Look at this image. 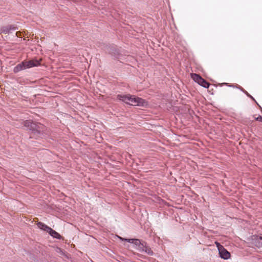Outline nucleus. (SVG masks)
Segmentation results:
<instances>
[{"label": "nucleus", "mask_w": 262, "mask_h": 262, "mask_svg": "<svg viewBox=\"0 0 262 262\" xmlns=\"http://www.w3.org/2000/svg\"><path fill=\"white\" fill-rule=\"evenodd\" d=\"M249 98H250L251 99H252L253 101H254L260 107V108L262 112V108L258 104V103L256 102L255 99L250 95L249 94L247 91L245 92V93Z\"/></svg>", "instance_id": "nucleus-14"}, {"label": "nucleus", "mask_w": 262, "mask_h": 262, "mask_svg": "<svg viewBox=\"0 0 262 262\" xmlns=\"http://www.w3.org/2000/svg\"><path fill=\"white\" fill-rule=\"evenodd\" d=\"M191 77L193 78V80L198 84L202 79V77L200 75L195 73L192 74Z\"/></svg>", "instance_id": "nucleus-12"}, {"label": "nucleus", "mask_w": 262, "mask_h": 262, "mask_svg": "<svg viewBox=\"0 0 262 262\" xmlns=\"http://www.w3.org/2000/svg\"><path fill=\"white\" fill-rule=\"evenodd\" d=\"M129 105L133 106L147 107L148 105V103L145 99L134 95H132Z\"/></svg>", "instance_id": "nucleus-2"}, {"label": "nucleus", "mask_w": 262, "mask_h": 262, "mask_svg": "<svg viewBox=\"0 0 262 262\" xmlns=\"http://www.w3.org/2000/svg\"><path fill=\"white\" fill-rule=\"evenodd\" d=\"M132 95H130V94H128V97H127V101H128V102H130V99H131V98H132Z\"/></svg>", "instance_id": "nucleus-19"}, {"label": "nucleus", "mask_w": 262, "mask_h": 262, "mask_svg": "<svg viewBox=\"0 0 262 262\" xmlns=\"http://www.w3.org/2000/svg\"><path fill=\"white\" fill-rule=\"evenodd\" d=\"M24 126L27 129L30 130L36 137H45L48 134L47 128L42 124L34 122L31 120H26Z\"/></svg>", "instance_id": "nucleus-1"}, {"label": "nucleus", "mask_w": 262, "mask_h": 262, "mask_svg": "<svg viewBox=\"0 0 262 262\" xmlns=\"http://www.w3.org/2000/svg\"><path fill=\"white\" fill-rule=\"evenodd\" d=\"M229 86H231V87H236L237 89H239L240 91H241L242 92H243L244 93H245V92H246V91H245L243 88L241 87V86H235L234 85H229Z\"/></svg>", "instance_id": "nucleus-17"}, {"label": "nucleus", "mask_w": 262, "mask_h": 262, "mask_svg": "<svg viewBox=\"0 0 262 262\" xmlns=\"http://www.w3.org/2000/svg\"><path fill=\"white\" fill-rule=\"evenodd\" d=\"M117 237L121 241H124V239H126V238L122 237L119 236H117Z\"/></svg>", "instance_id": "nucleus-20"}, {"label": "nucleus", "mask_w": 262, "mask_h": 262, "mask_svg": "<svg viewBox=\"0 0 262 262\" xmlns=\"http://www.w3.org/2000/svg\"><path fill=\"white\" fill-rule=\"evenodd\" d=\"M136 249L140 252H145L150 255H154V252L151 250L150 247L148 246L146 242L142 241L140 246Z\"/></svg>", "instance_id": "nucleus-4"}, {"label": "nucleus", "mask_w": 262, "mask_h": 262, "mask_svg": "<svg viewBox=\"0 0 262 262\" xmlns=\"http://www.w3.org/2000/svg\"><path fill=\"white\" fill-rule=\"evenodd\" d=\"M199 84L204 87V88H208L210 84L206 80L202 78V80L199 82Z\"/></svg>", "instance_id": "nucleus-13"}, {"label": "nucleus", "mask_w": 262, "mask_h": 262, "mask_svg": "<svg viewBox=\"0 0 262 262\" xmlns=\"http://www.w3.org/2000/svg\"><path fill=\"white\" fill-rule=\"evenodd\" d=\"M48 233L54 238L58 239H60L62 238V236L60 235V234L56 231L53 230L51 228L48 232Z\"/></svg>", "instance_id": "nucleus-9"}, {"label": "nucleus", "mask_w": 262, "mask_h": 262, "mask_svg": "<svg viewBox=\"0 0 262 262\" xmlns=\"http://www.w3.org/2000/svg\"><path fill=\"white\" fill-rule=\"evenodd\" d=\"M255 119L256 121L261 122H262V116L259 115L257 117L255 118Z\"/></svg>", "instance_id": "nucleus-18"}, {"label": "nucleus", "mask_w": 262, "mask_h": 262, "mask_svg": "<svg viewBox=\"0 0 262 262\" xmlns=\"http://www.w3.org/2000/svg\"><path fill=\"white\" fill-rule=\"evenodd\" d=\"M136 239V238H126V239H124V241L134 244Z\"/></svg>", "instance_id": "nucleus-16"}, {"label": "nucleus", "mask_w": 262, "mask_h": 262, "mask_svg": "<svg viewBox=\"0 0 262 262\" xmlns=\"http://www.w3.org/2000/svg\"><path fill=\"white\" fill-rule=\"evenodd\" d=\"M37 226L38 228L43 231H45L47 232H48L51 228L50 227H49V226L45 225L44 223L42 222H38L37 223Z\"/></svg>", "instance_id": "nucleus-10"}, {"label": "nucleus", "mask_w": 262, "mask_h": 262, "mask_svg": "<svg viewBox=\"0 0 262 262\" xmlns=\"http://www.w3.org/2000/svg\"><path fill=\"white\" fill-rule=\"evenodd\" d=\"M26 69H30L31 68L38 67L40 65L39 61L36 59H32L29 61H24Z\"/></svg>", "instance_id": "nucleus-6"}, {"label": "nucleus", "mask_w": 262, "mask_h": 262, "mask_svg": "<svg viewBox=\"0 0 262 262\" xmlns=\"http://www.w3.org/2000/svg\"><path fill=\"white\" fill-rule=\"evenodd\" d=\"M17 29V27L14 25H9L6 26H3L0 28V34H10Z\"/></svg>", "instance_id": "nucleus-5"}, {"label": "nucleus", "mask_w": 262, "mask_h": 262, "mask_svg": "<svg viewBox=\"0 0 262 262\" xmlns=\"http://www.w3.org/2000/svg\"><path fill=\"white\" fill-rule=\"evenodd\" d=\"M26 69H27L26 67V64L25 61H23L14 68L13 72L14 73H17L22 70H24Z\"/></svg>", "instance_id": "nucleus-8"}, {"label": "nucleus", "mask_w": 262, "mask_h": 262, "mask_svg": "<svg viewBox=\"0 0 262 262\" xmlns=\"http://www.w3.org/2000/svg\"><path fill=\"white\" fill-rule=\"evenodd\" d=\"M215 244L217 247L220 256L224 259H228L230 257V253L219 243L216 242Z\"/></svg>", "instance_id": "nucleus-3"}, {"label": "nucleus", "mask_w": 262, "mask_h": 262, "mask_svg": "<svg viewBox=\"0 0 262 262\" xmlns=\"http://www.w3.org/2000/svg\"><path fill=\"white\" fill-rule=\"evenodd\" d=\"M128 95H121L119 94L117 96V98L118 100L127 104H130V102L127 101V98Z\"/></svg>", "instance_id": "nucleus-11"}, {"label": "nucleus", "mask_w": 262, "mask_h": 262, "mask_svg": "<svg viewBox=\"0 0 262 262\" xmlns=\"http://www.w3.org/2000/svg\"><path fill=\"white\" fill-rule=\"evenodd\" d=\"M252 240L258 248L262 247V234L252 236Z\"/></svg>", "instance_id": "nucleus-7"}, {"label": "nucleus", "mask_w": 262, "mask_h": 262, "mask_svg": "<svg viewBox=\"0 0 262 262\" xmlns=\"http://www.w3.org/2000/svg\"><path fill=\"white\" fill-rule=\"evenodd\" d=\"M141 243L142 242L141 241L140 239L136 238L134 243V244L136 246V248H137L139 246H140Z\"/></svg>", "instance_id": "nucleus-15"}]
</instances>
